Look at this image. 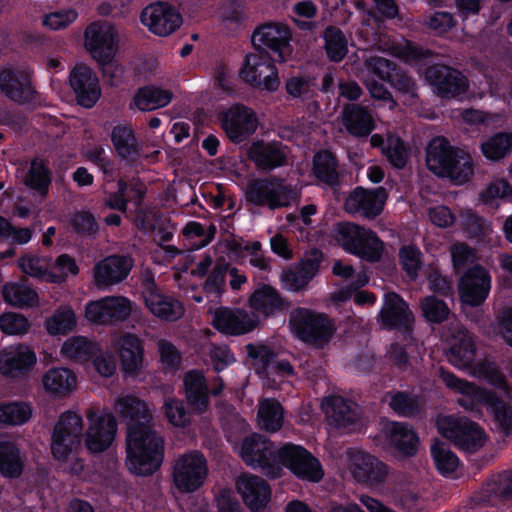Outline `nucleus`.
Returning a JSON list of instances; mask_svg holds the SVG:
<instances>
[{"label":"nucleus","instance_id":"10","mask_svg":"<svg viewBox=\"0 0 512 512\" xmlns=\"http://www.w3.org/2000/svg\"><path fill=\"white\" fill-rule=\"evenodd\" d=\"M83 434L82 417L73 411H66L55 424L51 450L57 460H66L81 443Z\"/></svg>","mask_w":512,"mask_h":512},{"label":"nucleus","instance_id":"31","mask_svg":"<svg viewBox=\"0 0 512 512\" xmlns=\"http://www.w3.org/2000/svg\"><path fill=\"white\" fill-rule=\"evenodd\" d=\"M254 313L264 317L272 316L289 307L288 302L271 285L259 284L248 299Z\"/></svg>","mask_w":512,"mask_h":512},{"label":"nucleus","instance_id":"7","mask_svg":"<svg viewBox=\"0 0 512 512\" xmlns=\"http://www.w3.org/2000/svg\"><path fill=\"white\" fill-rule=\"evenodd\" d=\"M436 425L440 434L458 448L470 453L479 450L486 441L485 433L480 426L467 418L439 416Z\"/></svg>","mask_w":512,"mask_h":512},{"label":"nucleus","instance_id":"54","mask_svg":"<svg viewBox=\"0 0 512 512\" xmlns=\"http://www.w3.org/2000/svg\"><path fill=\"white\" fill-rule=\"evenodd\" d=\"M483 154L491 160H499L505 157L512 149V135L498 133L486 142L482 143Z\"/></svg>","mask_w":512,"mask_h":512},{"label":"nucleus","instance_id":"9","mask_svg":"<svg viewBox=\"0 0 512 512\" xmlns=\"http://www.w3.org/2000/svg\"><path fill=\"white\" fill-rule=\"evenodd\" d=\"M240 456L252 468H260L264 474L277 477L280 472L278 451L265 436L252 434L243 439Z\"/></svg>","mask_w":512,"mask_h":512},{"label":"nucleus","instance_id":"55","mask_svg":"<svg viewBox=\"0 0 512 512\" xmlns=\"http://www.w3.org/2000/svg\"><path fill=\"white\" fill-rule=\"evenodd\" d=\"M18 266L24 274L48 282L50 270L48 259L27 254L18 259Z\"/></svg>","mask_w":512,"mask_h":512},{"label":"nucleus","instance_id":"14","mask_svg":"<svg viewBox=\"0 0 512 512\" xmlns=\"http://www.w3.org/2000/svg\"><path fill=\"white\" fill-rule=\"evenodd\" d=\"M439 376L449 389L461 394L457 403L467 411L479 414L481 413V407H486L488 402L491 401L493 391L460 379L442 367L439 368Z\"/></svg>","mask_w":512,"mask_h":512},{"label":"nucleus","instance_id":"15","mask_svg":"<svg viewBox=\"0 0 512 512\" xmlns=\"http://www.w3.org/2000/svg\"><path fill=\"white\" fill-rule=\"evenodd\" d=\"M222 128L234 143H240L255 133L258 118L255 112L242 104H235L223 112Z\"/></svg>","mask_w":512,"mask_h":512},{"label":"nucleus","instance_id":"36","mask_svg":"<svg viewBox=\"0 0 512 512\" xmlns=\"http://www.w3.org/2000/svg\"><path fill=\"white\" fill-rule=\"evenodd\" d=\"M114 409L122 418L129 421V425H147L152 420L147 404L134 395L117 397Z\"/></svg>","mask_w":512,"mask_h":512},{"label":"nucleus","instance_id":"29","mask_svg":"<svg viewBox=\"0 0 512 512\" xmlns=\"http://www.w3.org/2000/svg\"><path fill=\"white\" fill-rule=\"evenodd\" d=\"M247 157L258 170L271 171L286 164L287 150L280 142L258 140L248 147Z\"/></svg>","mask_w":512,"mask_h":512},{"label":"nucleus","instance_id":"23","mask_svg":"<svg viewBox=\"0 0 512 512\" xmlns=\"http://www.w3.org/2000/svg\"><path fill=\"white\" fill-rule=\"evenodd\" d=\"M258 315L243 309L221 307L215 310L212 324L218 331L227 335H243L258 326Z\"/></svg>","mask_w":512,"mask_h":512},{"label":"nucleus","instance_id":"38","mask_svg":"<svg viewBox=\"0 0 512 512\" xmlns=\"http://www.w3.org/2000/svg\"><path fill=\"white\" fill-rule=\"evenodd\" d=\"M1 294L7 304L17 308H33L39 305L38 293L24 281L5 283Z\"/></svg>","mask_w":512,"mask_h":512},{"label":"nucleus","instance_id":"42","mask_svg":"<svg viewBox=\"0 0 512 512\" xmlns=\"http://www.w3.org/2000/svg\"><path fill=\"white\" fill-rule=\"evenodd\" d=\"M338 167V160L330 151H320L313 157V174L325 185L334 187L339 184Z\"/></svg>","mask_w":512,"mask_h":512},{"label":"nucleus","instance_id":"51","mask_svg":"<svg viewBox=\"0 0 512 512\" xmlns=\"http://www.w3.org/2000/svg\"><path fill=\"white\" fill-rule=\"evenodd\" d=\"M377 48L381 51L404 60L405 62H414L426 57V52L415 44L404 41L402 43H380Z\"/></svg>","mask_w":512,"mask_h":512},{"label":"nucleus","instance_id":"50","mask_svg":"<svg viewBox=\"0 0 512 512\" xmlns=\"http://www.w3.org/2000/svg\"><path fill=\"white\" fill-rule=\"evenodd\" d=\"M51 183L50 171L42 160L35 159L31 162L25 177L24 184L30 189L45 196Z\"/></svg>","mask_w":512,"mask_h":512},{"label":"nucleus","instance_id":"25","mask_svg":"<svg viewBox=\"0 0 512 512\" xmlns=\"http://www.w3.org/2000/svg\"><path fill=\"white\" fill-rule=\"evenodd\" d=\"M69 83L78 104L85 108L93 107L101 96L99 80L86 65H76L69 75Z\"/></svg>","mask_w":512,"mask_h":512},{"label":"nucleus","instance_id":"21","mask_svg":"<svg viewBox=\"0 0 512 512\" xmlns=\"http://www.w3.org/2000/svg\"><path fill=\"white\" fill-rule=\"evenodd\" d=\"M133 267V259L126 255H110L93 267V283L99 289L119 284L127 278Z\"/></svg>","mask_w":512,"mask_h":512},{"label":"nucleus","instance_id":"62","mask_svg":"<svg viewBox=\"0 0 512 512\" xmlns=\"http://www.w3.org/2000/svg\"><path fill=\"white\" fill-rule=\"evenodd\" d=\"M406 101L413 104L418 99V87L415 80L404 72H395L388 81Z\"/></svg>","mask_w":512,"mask_h":512},{"label":"nucleus","instance_id":"19","mask_svg":"<svg viewBox=\"0 0 512 512\" xmlns=\"http://www.w3.org/2000/svg\"><path fill=\"white\" fill-rule=\"evenodd\" d=\"M490 289L491 276L478 265L468 269L458 283L461 301L472 307L480 306L488 297Z\"/></svg>","mask_w":512,"mask_h":512},{"label":"nucleus","instance_id":"30","mask_svg":"<svg viewBox=\"0 0 512 512\" xmlns=\"http://www.w3.org/2000/svg\"><path fill=\"white\" fill-rule=\"evenodd\" d=\"M0 91L19 104L29 103L36 97L29 75L20 70L4 69L0 72Z\"/></svg>","mask_w":512,"mask_h":512},{"label":"nucleus","instance_id":"1","mask_svg":"<svg viewBox=\"0 0 512 512\" xmlns=\"http://www.w3.org/2000/svg\"><path fill=\"white\" fill-rule=\"evenodd\" d=\"M127 464L137 475H150L164 459V440L147 425H129L126 436Z\"/></svg>","mask_w":512,"mask_h":512},{"label":"nucleus","instance_id":"45","mask_svg":"<svg viewBox=\"0 0 512 512\" xmlns=\"http://www.w3.org/2000/svg\"><path fill=\"white\" fill-rule=\"evenodd\" d=\"M98 352V344L83 336L71 337L61 347L63 356L78 362L88 361Z\"/></svg>","mask_w":512,"mask_h":512},{"label":"nucleus","instance_id":"63","mask_svg":"<svg viewBox=\"0 0 512 512\" xmlns=\"http://www.w3.org/2000/svg\"><path fill=\"white\" fill-rule=\"evenodd\" d=\"M164 411L168 421L175 427H185L190 422V414L182 401L176 398H167L164 402Z\"/></svg>","mask_w":512,"mask_h":512},{"label":"nucleus","instance_id":"40","mask_svg":"<svg viewBox=\"0 0 512 512\" xmlns=\"http://www.w3.org/2000/svg\"><path fill=\"white\" fill-rule=\"evenodd\" d=\"M145 304L153 315L162 320L176 321L184 314L181 302L160 292H148Z\"/></svg>","mask_w":512,"mask_h":512},{"label":"nucleus","instance_id":"46","mask_svg":"<svg viewBox=\"0 0 512 512\" xmlns=\"http://www.w3.org/2000/svg\"><path fill=\"white\" fill-rule=\"evenodd\" d=\"M111 140L121 158L130 159L139 155V144L130 126H115L111 133Z\"/></svg>","mask_w":512,"mask_h":512},{"label":"nucleus","instance_id":"57","mask_svg":"<svg viewBox=\"0 0 512 512\" xmlns=\"http://www.w3.org/2000/svg\"><path fill=\"white\" fill-rule=\"evenodd\" d=\"M486 408L493 414L499 428L509 434L512 431V409L493 392L491 401L488 402Z\"/></svg>","mask_w":512,"mask_h":512},{"label":"nucleus","instance_id":"44","mask_svg":"<svg viewBox=\"0 0 512 512\" xmlns=\"http://www.w3.org/2000/svg\"><path fill=\"white\" fill-rule=\"evenodd\" d=\"M257 416L260 428L274 433L283 425L284 409L278 400L266 398L259 402Z\"/></svg>","mask_w":512,"mask_h":512},{"label":"nucleus","instance_id":"34","mask_svg":"<svg viewBox=\"0 0 512 512\" xmlns=\"http://www.w3.org/2000/svg\"><path fill=\"white\" fill-rule=\"evenodd\" d=\"M343 126L354 137H366L374 129L371 113L362 105L347 104L341 112Z\"/></svg>","mask_w":512,"mask_h":512},{"label":"nucleus","instance_id":"24","mask_svg":"<svg viewBox=\"0 0 512 512\" xmlns=\"http://www.w3.org/2000/svg\"><path fill=\"white\" fill-rule=\"evenodd\" d=\"M141 21L152 33L167 36L180 27L182 17L171 5L158 2L142 11Z\"/></svg>","mask_w":512,"mask_h":512},{"label":"nucleus","instance_id":"6","mask_svg":"<svg viewBox=\"0 0 512 512\" xmlns=\"http://www.w3.org/2000/svg\"><path fill=\"white\" fill-rule=\"evenodd\" d=\"M246 200L256 206H267L271 210L288 207L294 202L298 193L283 179L272 176L251 180L245 190Z\"/></svg>","mask_w":512,"mask_h":512},{"label":"nucleus","instance_id":"5","mask_svg":"<svg viewBox=\"0 0 512 512\" xmlns=\"http://www.w3.org/2000/svg\"><path fill=\"white\" fill-rule=\"evenodd\" d=\"M289 324L302 342L317 349L326 346L336 331L334 322L327 315L306 308L292 310Z\"/></svg>","mask_w":512,"mask_h":512},{"label":"nucleus","instance_id":"60","mask_svg":"<svg viewBox=\"0 0 512 512\" xmlns=\"http://www.w3.org/2000/svg\"><path fill=\"white\" fill-rule=\"evenodd\" d=\"M424 317L433 323H441L448 319L450 309L447 304L435 296H427L420 302Z\"/></svg>","mask_w":512,"mask_h":512},{"label":"nucleus","instance_id":"53","mask_svg":"<svg viewBox=\"0 0 512 512\" xmlns=\"http://www.w3.org/2000/svg\"><path fill=\"white\" fill-rule=\"evenodd\" d=\"M431 453L435 465L440 473H453L458 467V457L446 446V444L435 439L431 446Z\"/></svg>","mask_w":512,"mask_h":512},{"label":"nucleus","instance_id":"20","mask_svg":"<svg viewBox=\"0 0 512 512\" xmlns=\"http://www.w3.org/2000/svg\"><path fill=\"white\" fill-rule=\"evenodd\" d=\"M425 78L442 98H454L467 91L466 78L462 73L445 65L428 67Z\"/></svg>","mask_w":512,"mask_h":512},{"label":"nucleus","instance_id":"2","mask_svg":"<svg viewBox=\"0 0 512 512\" xmlns=\"http://www.w3.org/2000/svg\"><path fill=\"white\" fill-rule=\"evenodd\" d=\"M476 347L473 338L467 331L460 330L453 335L452 343L447 352V359L453 366L468 370L474 377L485 379L496 388L504 390L508 395L510 387L505 376L494 363L487 360L475 362Z\"/></svg>","mask_w":512,"mask_h":512},{"label":"nucleus","instance_id":"56","mask_svg":"<svg viewBox=\"0 0 512 512\" xmlns=\"http://www.w3.org/2000/svg\"><path fill=\"white\" fill-rule=\"evenodd\" d=\"M31 409L25 403L12 402L0 405V423L21 425L31 417Z\"/></svg>","mask_w":512,"mask_h":512},{"label":"nucleus","instance_id":"27","mask_svg":"<svg viewBox=\"0 0 512 512\" xmlns=\"http://www.w3.org/2000/svg\"><path fill=\"white\" fill-rule=\"evenodd\" d=\"M122 371L129 376H138L144 368V347L134 334L118 335L114 340Z\"/></svg>","mask_w":512,"mask_h":512},{"label":"nucleus","instance_id":"47","mask_svg":"<svg viewBox=\"0 0 512 512\" xmlns=\"http://www.w3.org/2000/svg\"><path fill=\"white\" fill-rule=\"evenodd\" d=\"M324 48L327 57L333 62H340L348 53V39L342 30L328 26L323 32Z\"/></svg>","mask_w":512,"mask_h":512},{"label":"nucleus","instance_id":"17","mask_svg":"<svg viewBox=\"0 0 512 512\" xmlns=\"http://www.w3.org/2000/svg\"><path fill=\"white\" fill-rule=\"evenodd\" d=\"M349 470L356 481L369 487L384 483L389 472L385 463L363 451L349 452Z\"/></svg>","mask_w":512,"mask_h":512},{"label":"nucleus","instance_id":"52","mask_svg":"<svg viewBox=\"0 0 512 512\" xmlns=\"http://www.w3.org/2000/svg\"><path fill=\"white\" fill-rule=\"evenodd\" d=\"M248 356L254 361L253 365L258 374L269 375L272 364L275 362L276 353L263 344H247Z\"/></svg>","mask_w":512,"mask_h":512},{"label":"nucleus","instance_id":"61","mask_svg":"<svg viewBox=\"0 0 512 512\" xmlns=\"http://www.w3.org/2000/svg\"><path fill=\"white\" fill-rule=\"evenodd\" d=\"M30 329L28 319L20 313L7 312L0 315V330L9 335H23Z\"/></svg>","mask_w":512,"mask_h":512},{"label":"nucleus","instance_id":"58","mask_svg":"<svg viewBox=\"0 0 512 512\" xmlns=\"http://www.w3.org/2000/svg\"><path fill=\"white\" fill-rule=\"evenodd\" d=\"M79 268L73 257L68 254H61L58 256L53 265L50 266L48 282L61 283L69 275H77Z\"/></svg>","mask_w":512,"mask_h":512},{"label":"nucleus","instance_id":"32","mask_svg":"<svg viewBox=\"0 0 512 512\" xmlns=\"http://www.w3.org/2000/svg\"><path fill=\"white\" fill-rule=\"evenodd\" d=\"M380 317L382 324L388 328H408L414 322L408 304L395 292L385 294Z\"/></svg>","mask_w":512,"mask_h":512},{"label":"nucleus","instance_id":"35","mask_svg":"<svg viewBox=\"0 0 512 512\" xmlns=\"http://www.w3.org/2000/svg\"><path fill=\"white\" fill-rule=\"evenodd\" d=\"M42 385L50 396L64 398L75 390L77 378L74 372L68 368H50L42 376Z\"/></svg>","mask_w":512,"mask_h":512},{"label":"nucleus","instance_id":"33","mask_svg":"<svg viewBox=\"0 0 512 512\" xmlns=\"http://www.w3.org/2000/svg\"><path fill=\"white\" fill-rule=\"evenodd\" d=\"M323 408L329 423L338 428L350 427L359 419L358 405L341 396L327 398Z\"/></svg>","mask_w":512,"mask_h":512},{"label":"nucleus","instance_id":"12","mask_svg":"<svg viewBox=\"0 0 512 512\" xmlns=\"http://www.w3.org/2000/svg\"><path fill=\"white\" fill-rule=\"evenodd\" d=\"M278 458V464L281 463L302 480L316 483L323 478L320 462L302 446L285 444L278 450Z\"/></svg>","mask_w":512,"mask_h":512},{"label":"nucleus","instance_id":"43","mask_svg":"<svg viewBox=\"0 0 512 512\" xmlns=\"http://www.w3.org/2000/svg\"><path fill=\"white\" fill-rule=\"evenodd\" d=\"M76 325V314L68 305L59 306L44 322V327L51 336L67 335L75 330Z\"/></svg>","mask_w":512,"mask_h":512},{"label":"nucleus","instance_id":"8","mask_svg":"<svg viewBox=\"0 0 512 512\" xmlns=\"http://www.w3.org/2000/svg\"><path fill=\"white\" fill-rule=\"evenodd\" d=\"M207 475V460L199 451L178 456L172 467L173 483L181 493L198 490L204 484Z\"/></svg>","mask_w":512,"mask_h":512},{"label":"nucleus","instance_id":"3","mask_svg":"<svg viewBox=\"0 0 512 512\" xmlns=\"http://www.w3.org/2000/svg\"><path fill=\"white\" fill-rule=\"evenodd\" d=\"M428 169L456 184L467 182L473 174L472 159L465 151L454 148L444 137L430 141L426 149Z\"/></svg>","mask_w":512,"mask_h":512},{"label":"nucleus","instance_id":"13","mask_svg":"<svg viewBox=\"0 0 512 512\" xmlns=\"http://www.w3.org/2000/svg\"><path fill=\"white\" fill-rule=\"evenodd\" d=\"M88 428L85 433V445L91 453L107 450L115 439L117 422L111 413L99 414L91 407L85 411Z\"/></svg>","mask_w":512,"mask_h":512},{"label":"nucleus","instance_id":"16","mask_svg":"<svg viewBox=\"0 0 512 512\" xmlns=\"http://www.w3.org/2000/svg\"><path fill=\"white\" fill-rule=\"evenodd\" d=\"M86 46L97 61L113 59L118 48V33L109 22H94L85 31Z\"/></svg>","mask_w":512,"mask_h":512},{"label":"nucleus","instance_id":"26","mask_svg":"<svg viewBox=\"0 0 512 512\" xmlns=\"http://www.w3.org/2000/svg\"><path fill=\"white\" fill-rule=\"evenodd\" d=\"M235 487L244 504L253 512L265 508L270 501V486L257 475L244 473L238 476Z\"/></svg>","mask_w":512,"mask_h":512},{"label":"nucleus","instance_id":"48","mask_svg":"<svg viewBox=\"0 0 512 512\" xmlns=\"http://www.w3.org/2000/svg\"><path fill=\"white\" fill-rule=\"evenodd\" d=\"M23 466L19 449L11 442H0V473L8 478H17Z\"/></svg>","mask_w":512,"mask_h":512},{"label":"nucleus","instance_id":"4","mask_svg":"<svg viewBox=\"0 0 512 512\" xmlns=\"http://www.w3.org/2000/svg\"><path fill=\"white\" fill-rule=\"evenodd\" d=\"M334 239L346 252L369 263L379 262L385 252L384 242L373 230L352 222L338 223Z\"/></svg>","mask_w":512,"mask_h":512},{"label":"nucleus","instance_id":"64","mask_svg":"<svg viewBox=\"0 0 512 512\" xmlns=\"http://www.w3.org/2000/svg\"><path fill=\"white\" fill-rule=\"evenodd\" d=\"M421 253L415 246H404L399 251V258L402 268L406 271L410 279L415 280L421 267Z\"/></svg>","mask_w":512,"mask_h":512},{"label":"nucleus","instance_id":"59","mask_svg":"<svg viewBox=\"0 0 512 512\" xmlns=\"http://www.w3.org/2000/svg\"><path fill=\"white\" fill-rule=\"evenodd\" d=\"M383 154L389 163L397 168H403L408 160V153L403 141L395 135H388L386 144L383 146Z\"/></svg>","mask_w":512,"mask_h":512},{"label":"nucleus","instance_id":"28","mask_svg":"<svg viewBox=\"0 0 512 512\" xmlns=\"http://www.w3.org/2000/svg\"><path fill=\"white\" fill-rule=\"evenodd\" d=\"M36 354L25 345L10 346L0 352V373L18 378L26 375L36 364Z\"/></svg>","mask_w":512,"mask_h":512},{"label":"nucleus","instance_id":"11","mask_svg":"<svg viewBox=\"0 0 512 512\" xmlns=\"http://www.w3.org/2000/svg\"><path fill=\"white\" fill-rule=\"evenodd\" d=\"M239 75L245 83L262 90L275 91L280 85L277 69L264 52L246 55Z\"/></svg>","mask_w":512,"mask_h":512},{"label":"nucleus","instance_id":"39","mask_svg":"<svg viewBox=\"0 0 512 512\" xmlns=\"http://www.w3.org/2000/svg\"><path fill=\"white\" fill-rule=\"evenodd\" d=\"M184 387L187 402L195 411H203L209 403L206 379L202 372L192 370L184 377Z\"/></svg>","mask_w":512,"mask_h":512},{"label":"nucleus","instance_id":"49","mask_svg":"<svg viewBox=\"0 0 512 512\" xmlns=\"http://www.w3.org/2000/svg\"><path fill=\"white\" fill-rule=\"evenodd\" d=\"M396 70L394 62L380 57L371 56L365 58L361 65L356 68L355 75L360 78V74L363 72L366 77L377 76L379 79L388 82Z\"/></svg>","mask_w":512,"mask_h":512},{"label":"nucleus","instance_id":"41","mask_svg":"<svg viewBox=\"0 0 512 512\" xmlns=\"http://www.w3.org/2000/svg\"><path fill=\"white\" fill-rule=\"evenodd\" d=\"M173 94L169 90L147 86L137 91L130 104V108H137L140 111H152L168 105Z\"/></svg>","mask_w":512,"mask_h":512},{"label":"nucleus","instance_id":"22","mask_svg":"<svg viewBox=\"0 0 512 512\" xmlns=\"http://www.w3.org/2000/svg\"><path fill=\"white\" fill-rule=\"evenodd\" d=\"M386 199L387 194L382 187L373 190L357 187L346 198L344 209L349 214L374 219L382 212Z\"/></svg>","mask_w":512,"mask_h":512},{"label":"nucleus","instance_id":"37","mask_svg":"<svg viewBox=\"0 0 512 512\" xmlns=\"http://www.w3.org/2000/svg\"><path fill=\"white\" fill-rule=\"evenodd\" d=\"M387 437L401 455L411 457L417 453L419 439L413 429L406 423L393 422L387 428Z\"/></svg>","mask_w":512,"mask_h":512},{"label":"nucleus","instance_id":"18","mask_svg":"<svg viewBox=\"0 0 512 512\" xmlns=\"http://www.w3.org/2000/svg\"><path fill=\"white\" fill-rule=\"evenodd\" d=\"M291 38L292 32L286 24L270 22L254 30L252 43L259 52L269 49L278 55L280 61H285V53L290 47Z\"/></svg>","mask_w":512,"mask_h":512}]
</instances>
